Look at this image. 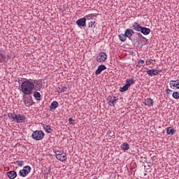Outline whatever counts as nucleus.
Wrapping results in <instances>:
<instances>
[{
  "label": "nucleus",
  "instance_id": "nucleus-37",
  "mask_svg": "<svg viewBox=\"0 0 179 179\" xmlns=\"http://www.w3.org/2000/svg\"><path fill=\"white\" fill-rule=\"evenodd\" d=\"M136 34L140 38H143V36L141 33H136Z\"/></svg>",
  "mask_w": 179,
  "mask_h": 179
},
{
  "label": "nucleus",
  "instance_id": "nucleus-13",
  "mask_svg": "<svg viewBox=\"0 0 179 179\" xmlns=\"http://www.w3.org/2000/svg\"><path fill=\"white\" fill-rule=\"evenodd\" d=\"M108 104L111 107H115V103H117V99H113V96H108Z\"/></svg>",
  "mask_w": 179,
  "mask_h": 179
},
{
  "label": "nucleus",
  "instance_id": "nucleus-24",
  "mask_svg": "<svg viewBox=\"0 0 179 179\" xmlns=\"http://www.w3.org/2000/svg\"><path fill=\"white\" fill-rule=\"evenodd\" d=\"M24 103L27 107H31V106H33V103L30 101L29 99H24Z\"/></svg>",
  "mask_w": 179,
  "mask_h": 179
},
{
  "label": "nucleus",
  "instance_id": "nucleus-20",
  "mask_svg": "<svg viewBox=\"0 0 179 179\" xmlns=\"http://www.w3.org/2000/svg\"><path fill=\"white\" fill-rule=\"evenodd\" d=\"M5 59H6V55H5L3 50H1L0 51V62H2V61H5Z\"/></svg>",
  "mask_w": 179,
  "mask_h": 179
},
{
  "label": "nucleus",
  "instance_id": "nucleus-36",
  "mask_svg": "<svg viewBox=\"0 0 179 179\" xmlns=\"http://www.w3.org/2000/svg\"><path fill=\"white\" fill-rule=\"evenodd\" d=\"M74 121H75V120H73V119L72 117H70V118L69 119V124H73Z\"/></svg>",
  "mask_w": 179,
  "mask_h": 179
},
{
  "label": "nucleus",
  "instance_id": "nucleus-29",
  "mask_svg": "<svg viewBox=\"0 0 179 179\" xmlns=\"http://www.w3.org/2000/svg\"><path fill=\"white\" fill-rule=\"evenodd\" d=\"M129 87L128 85H127V84H125V85H124L122 87L120 88V92H127V90H128V88Z\"/></svg>",
  "mask_w": 179,
  "mask_h": 179
},
{
  "label": "nucleus",
  "instance_id": "nucleus-11",
  "mask_svg": "<svg viewBox=\"0 0 179 179\" xmlns=\"http://www.w3.org/2000/svg\"><path fill=\"white\" fill-rule=\"evenodd\" d=\"M171 87H173V89H179V80H171L170 83Z\"/></svg>",
  "mask_w": 179,
  "mask_h": 179
},
{
  "label": "nucleus",
  "instance_id": "nucleus-33",
  "mask_svg": "<svg viewBox=\"0 0 179 179\" xmlns=\"http://www.w3.org/2000/svg\"><path fill=\"white\" fill-rule=\"evenodd\" d=\"M173 99H179V93L178 92H173L172 94Z\"/></svg>",
  "mask_w": 179,
  "mask_h": 179
},
{
  "label": "nucleus",
  "instance_id": "nucleus-18",
  "mask_svg": "<svg viewBox=\"0 0 179 179\" xmlns=\"http://www.w3.org/2000/svg\"><path fill=\"white\" fill-rule=\"evenodd\" d=\"M124 34L126 35V37L129 38V40H131L132 34H131V31L129 29H126V31H124Z\"/></svg>",
  "mask_w": 179,
  "mask_h": 179
},
{
  "label": "nucleus",
  "instance_id": "nucleus-3",
  "mask_svg": "<svg viewBox=\"0 0 179 179\" xmlns=\"http://www.w3.org/2000/svg\"><path fill=\"white\" fill-rule=\"evenodd\" d=\"M30 171H31V167H30V166H25L22 169L20 170L18 176H20V177H27Z\"/></svg>",
  "mask_w": 179,
  "mask_h": 179
},
{
  "label": "nucleus",
  "instance_id": "nucleus-22",
  "mask_svg": "<svg viewBox=\"0 0 179 179\" xmlns=\"http://www.w3.org/2000/svg\"><path fill=\"white\" fill-rule=\"evenodd\" d=\"M121 148L122 150H129V144L124 143L123 144H122Z\"/></svg>",
  "mask_w": 179,
  "mask_h": 179
},
{
  "label": "nucleus",
  "instance_id": "nucleus-10",
  "mask_svg": "<svg viewBox=\"0 0 179 179\" xmlns=\"http://www.w3.org/2000/svg\"><path fill=\"white\" fill-rule=\"evenodd\" d=\"M7 176L8 178L14 179L16 178V177H17V173L15 171H10L7 173Z\"/></svg>",
  "mask_w": 179,
  "mask_h": 179
},
{
  "label": "nucleus",
  "instance_id": "nucleus-17",
  "mask_svg": "<svg viewBox=\"0 0 179 179\" xmlns=\"http://www.w3.org/2000/svg\"><path fill=\"white\" fill-rule=\"evenodd\" d=\"M34 83H35L36 87L38 89V90H41V87H43V83L41 81L35 80H34Z\"/></svg>",
  "mask_w": 179,
  "mask_h": 179
},
{
  "label": "nucleus",
  "instance_id": "nucleus-27",
  "mask_svg": "<svg viewBox=\"0 0 179 179\" xmlns=\"http://www.w3.org/2000/svg\"><path fill=\"white\" fill-rule=\"evenodd\" d=\"M16 115H17L13 114L12 113H10L8 114V118H10V120H13V121H15L16 120Z\"/></svg>",
  "mask_w": 179,
  "mask_h": 179
},
{
  "label": "nucleus",
  "instance_id": "nucleus-9",
  "mask_svg": "<svg viewBox=\"0 0 179 179\" xmlns=\"http://www.w3.org/2000/svg\"><path fill=\"white\" fill-rule=\"evenodd\" d=\"M78 26L85 27L86 26V18L83 17L76 21Z\"/></svg>",
  "mask_w": 179,
  "mask_h": 179
},
{
  "label": "nucleus",
  "instance_id": "nucleus-41",
  "mask_svg": "<svg viewBox=\"0 0 179 179\" xmlns=\"http://www.w3.org/2000/svg\"><path fill=\"white\" fill-rule=\"evenodd\" d=\"M139 64H145V61H143V60H140Z\"/></svg>",
  "mask_w": 179,
  "mask_h": 179
},
{
  "label": "nucleus",
  "instance_id": "nucleus-5",
  "mask_svg": "<svg viewBox=\"0 0 179 179\" xmlns=\"http://www.w3.org/2000/svg\"><path fill=\"white\" fill-rule=\"evenodd\" d=\"M15 121L18 124H21L22 122H26L27 121V119L24 115L18 114L15 115Z\"/></svg>",
  "mask_w": 179,
  "mask_h": 179
},
{
  "label": "nucleus",
  "instance_id": "nucleus-25",
  "mask_svg": "<svg viewBox=\"0 0 179 179\" xmlns=\"http://www.w3.org/2000/svg\"><path fill=\"white\" fill-rule=\"evenodd\" d=\"M44 130L47 134H51L52 132V129H51V126L46 125L44 127Z\"/></svg>",
  "mask_w": 179,
  "mask_h": 179
},
{
  "label": "nucleus",
  "instance_id": "nucleus-39",
  "mask_svg": "<svg viewBox=\"0 0 179 179\" xmlns=\"http://www.w3.org/2000/svg\"><path fill=\"white\" fill-rule=\"evenodd\" d=\"M64 152L62 151H57V152H56V155H63Z\"/></svg>",
  "mask_w": 179,
  "mask_h": 179
},
{
  "label": "nucleus",
  "instance_id": "nucleus-14",
  "mask_svg": "<svg viewBox=\"0 0 179 179\" xmlns=\"http://www.w3.org/2000/svg\"><path fill=\"white\" fill-rule=\"evenodd\" d=\"M154 101L152 98H148L145 100V106H148V107H153Z\"/></svg>",
  "mask_w": 179,
  "mask_h": 179
},
{
  "label": "nucleus",
  "instance_id": "nucleus-15",
  "mask_svg": "<svg viewBox=\"0 0 179 179\" xmlns=\"http://www.w3.org/2000/svg\"><path fill=\"white\" fill-rule=\"evenodd\" d=\"M132 29L136 31H141L142 27L138 22H134L132 25Z\"/></svg>",
  "mask_w": 179,
  "mask_h": 179
},
{
  "label": "nucleus",
  "instance_id": "nucleus-19",
  "mask_svg": "<svg viewBox=\"0 0 179 179\" xmlns=\"http://www.w3.org/2000/svg\"><path fill=\"white\" fill-rule=\"evenodd\" d=\"M34 97L38 101L41 100V94L38 92H34Z\"/></svg>",
  "mask_w": 179,
  "mask_h": 179
},
{
  "label": "nucleus",
  "instance_id": "nucleus-40",
  "mask_svg": "<svg viewBox=\"0 0 179 179\" xmlns=\"http://www.w3.org/2000/svg\"><path fill=\"white\" fill-rule=\"evenodd\" d=\"M112 100H117V101L118 99L117 98V96H113V98H112Z\"/></svg>",
  "mask_w": 179,
  "mask_h": 179
},
{
  "label": "nucleus",
  "instance_id": "nucleus-38",
  "mask_svg": "<svg viewBox=\"0 0 179 179\" xmlns=\"http://www.w3.org/2000/svg\"><path fill=\"white\" fill-rule=\"evenodd\" d=\"M129 30H130V33L131 34V36H134V34H135V31H134V30H132L131 29H129Z\"/></svg>",
  "mask_w": 179,
  "mask_h": 179
},
{
  "label": "nucleus",
  "instance_id": "nucleus-16",
  "mask_svg": "<svg viewBox=\"0 0 179 179\" xmlns=\"http://www.w3.org/2000/svg\"><path fill=\"white\" fill-rule=\"evenodd\" d=\"M59 103H58V101H54L51 103L50 108V110H55L56 108H57V107H59Z\"/></svg>",
  "mask_w": 179,
  "mask_h": 179
},
{
  "label": "nucleus",
  "instance_id": "nucleus-30",
  "mask_svg": "<svg viewBox=\"0 0 179 179\" xmlns=\"http://www.w3.org/2000/svg\"><path fill=\"white\" fill-rule=\"evenodd\" d=\"M96 21H91L90 22H89V27H92L93 29H94V27H96L95 25Z\"/></svg>",
  "mask_w": 179,
  "mask_h": 179
},
{
  "label": "nucleus",
  "instance_id": "nucleus-35",
  "mask_svg": "<svg viewBox=\"0 0 179 179\" xmlns=\"http://www.w3.org/2000/svg\"><path fill=\"white\" fill-rule=\"evenodd\" d=\"M152 61H153V60L152 59L147 60L145 62L146 65H153V63L152 62Z\"/></svg>",
  "mask_w": 179,
  "mask_h": 179
},
{
  "label": "nucleus",
  "instance_id": "nucleus-26",
  "mask_svg": "<svg viewBox=\"0 0 179 179\" xmlns=\"http://www.w3.org/2000/svg\"><path fill=\"white\" fill-rule=\"evenodd\" d=\"M119 38L120 41H122V42L127 41V35H125V34H121L119 35Z\"/></svg>",
  "mask_w": 179,
  "mask_h": 179
},
{
  "label": "nucleus",
  "instance_id": "nucleus-23",
  "mask_svg": "<svg viewBox=\"0 0 179 179\" xmlns=\"http://www.w3.org/2000/svg\"><path fill=\"white\" fill-rule=\"evenodd\" d=\"M174 129H173L172 127H168L166 129V134L168 135H174Z\"/></svg>",
  "mask_w": 179,
  "mask_h": 179
},
{
  "label": "nucleus",
  "instance_id": "nucleus-31",
  "mask_svg": "<svg viewBox=\"0 0 179 179\" xmlns=\"http://www.w3.org/2000/svg\"><path fill=\"white\" fill-rule=\"evenodd\" d=\"M85 17L88 20H90V19H93V17H94V14H93V13L89 14V15H86Z\"/></svg>",
  "mask_w": 179,
  "mask_h": 179
},
{
  "label": "nucleus",
  "instance_id": "nucleus-12",
  "mask_svg": "<svg viewBox=\"0 0 179 179\" xmlns=\"http://www.w3.org/2000/svg\"><path fill=\"white\" fill-rule=\"evenodd\" d=\"M141 33L144 34V36H148V34H150V29L146 28L145 27H142L141 29Z\"/></svg>",
  "mask_w": 179,
  "mask_h": 179
},
{
  "label": "nucleus",
  "instance_id": "nucleus-32",
  "mask_svg": "<svg viewBox=\"0 0 179 179\" xmlns=\"http://www.w3.org/2000/svg\"><path fill=\"white\" fill-rule=\"evenodd\" d=\"M141 43L142 45H146V44H148V40L146 39V38L143 37Z\"/></svg>",
  "mask_w": 179,
  "mask_h": 179
},
{
  "label": "nucleus",
  "instance_id": "nucleus-8",
  "mask_svg": "<svg viewBox=\"0 0 179 179\" xmlns=\"http://www.w3.org/2000/svg\"><path fill=\"white\" fill-rule=\"evenodd\" d=\"M106 69H107V67L105 65L101 64L99 66L98 69L95 71V75H100L101 72H103V71H106Z\"/></svg>",
  "mask_w": 179,
  "mask_h": 179
},
{
  "label": "nucleus",
  "instance_id": "nucleus-21",
  "mask_svg": "<svg viewBox=\"0 0 179 179\" xmlns=\"http://www.w3.org/2000/svg\"><path fill=\"white\" fill-rule=\"evenodd\" d=\"M134 83H135L134 78L127 79L126 80V85L128 86L129 87V86H131V85H134Z\"/></svg>",
  "mask_w": 179,
  "mask_h": 179
},
{
  "label": "nucleus",
  "instance_id": "nucleus-4",
  "mask_svg": "<svg viewBox=\"0 0 179 179\" xmlns=\"http://www.w3.org/2000/svg\"><path fill=\"white\" fill-rule=\"evenodd\" d=\"M97 62H105L106 59H107V54L104 52H101L96 57Z\"/></svg>",
  "mask_w": 179,
  "mask_h": 179
},
{
  "label": "nucleus",
  "instance_id": "nucleus-42",
  "mask_svg": "<svg viewBox=\"0 0 179 179\" xmlns=\"http://www.w3.org/2000/svg\"><path fill=\"white\" fill-rule=\"evenodd\" d=\"M155 157H153V159H155Z\"/></svg>",
  "mask_w": 179,
  "mask_h": 179
},
{
  "label": "nucleus",
  "instance_id": "nucleus-2",
  "mask_svg": "<svg viewBox=\"0 0 179 179\" xmlns=\"http://www.w3.org/2000/svg\"><path fill=\"white\" fill-rule=\"evenodd\" d=\"M31 137L34 141H41L44 138V131L36 130L32 133Z\"/></svg>",
  "mask_w": 179,
  "mask_h": 179
},
{
  "label": "nucleus",
  "instance_id": "nucleus-1",
  "mask_svg": "<svg viewBox=\"0 0 179 179\" xmlns=\"http://www.w3.org/2000/svg\"><path fill=\"white\" fill-rule=\"evenodd\" d=\"M20 89L23 94L30 96V94H33L34 91V83L29 80L23 81L20 85Z\"/></svg>",
  "mask_w": 179,
  "mask_h": 179
},
{
  "label": "nucleus",
  "instance_id": "nucleus-6",
  "mask_svg": "<svg viewBox=\"0 0 179 179\" xmlns=\"http://www.w3.org/2000/svg\"><path fill=\"white\" fill-rule=\"evenodd\" d=\"M159 72H162V70L150 69V70H148L146 71V73H148V75H149V76H156L157 75H159Z\"/></svg>",
  "mask_w": 179,
  "mask_h": 179
},
{
  "label": "nucleus",
  "instance_id": "nucleus-34",
  "mask_svg": "<svg viewBox=\"0 0 179 179\" xmlns=\"http://www.w3.org/2000/svg\"><path fill=\"white\" fill-rule=\"evenodd\" d=\"M16 163L20 167H22V166L24 164V162L23 161H17Z\"/></svg>",
  "mask_w": 179,
  "mask_h": 179
},
{
  "label": "nucleus",
  "instance_id": "nucleus-28",
  "mask_svg": "<svg viewBox=\"0 0 179 179\" xmlns=\"http://www.w3.org/2000/svg\"><path fill=\"white\" fill-rule=\"evenodd\" d=\"M68 88L66 87H62V88L59 87L57 90L58 93H64V92H66Z\"/></svg>",
  "mask_w": 179,
  "mask_h": 179
},
{
  "label": "nucleus",
  "instance_id": "nucleus-7",
  "mask_svg": "<svg viewBox=\"0 0 179 179\" xmlns=\"http://www.w3.org/2000/svg\"><path fill=\"white\" fill-rule=\"evenodd\" d=\"M56 155V159L57 160H59L60 162H65L66 160V153H63V154H55Z\"/></svg>",
  "mask_w": 179,
  "mask_h": 179
}]
</instances>
